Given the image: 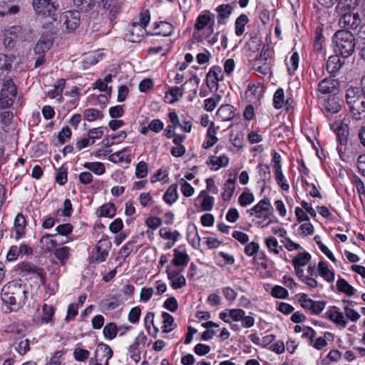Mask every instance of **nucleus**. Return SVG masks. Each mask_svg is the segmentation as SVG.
Wrapping results in <instances>:
<instances>
[{
	"label": "nucleus",
	"mask_w": 365,
	"mask_h": 365,
	"mask_svg": "<svg viewBox=\"0 0 365 365\" xmlns=\"http://www.w3.org/2000/svg\"><path fill=\"white\" fill-rule=\"evenodd\" d=\"M26 286L19 281H11L1 290V299L10 306V311H17L27 300Z\"/></svg>",
	"instance_id": "obj_1"
},
{
	"label": "nucleus",
	"mask_w": 365,
	"mask_h": 365,
	"mask_svg": "<svg viewBox=\"0 0 365 365\" xmlns=\"http://www.w3.org/2000/svg\"><path fill=\"white\" fill-rule=\"evenodd\" d=\"M272 24L269 27V33L265 38L266 45H264L260 55L255 58V66L257 75L264 81L269 82L272 78V58L269 53L270 45L272 44Z\"/></svg>",
	"instance_id": "obj_2"
},
{
	"label": "nucleus",
	"mask_w": 365,
	"mask_h": 365,
	"mask_svg": "<svg viewBox=\"0 0 365 365\" xmlns=\"http://www.w3.org/2000/svg\"><path fill=\"white\" fill-rule=\"evenodd\" d=\"M334 42L336 45L335 51L339 52L344 58L350 56L355 49V38L349 31L340 30L335 33Z\"/></svg>",
	"instance_id": "obj_3"
},
{
	"label": "nucleus",
	"mask_w": 365,
	"mask_h": 365,
	"mask_svg": "<svg viewBox=\"0 0 365 365\" xmlns=\"http://www.w3.org/2000/svg\"><path fill=\"white\" fill-rule=\"evenodd\" d=\"M31 38V33L20 26L9 27L5 32L4 43L6 47L12 48L18 41H29Z\"/></svg>",
	"instance_id": "obj_4"
},
{
	"label": "nucleus",
	"mask_w": 365,
	"mask_h": 365,
	"mask_svg": "<svg viewBox=\"0 0 365 365\" xmlns=\"http://www.w3.org/2000/svg\"><path fill=\"white\" fill-rule=\"evenodd\" d=\"M272 207L268 200L264 199L260 200L250 210V215H255L258 219L257 223L261 227H265L270 224L272 220Z\"/></svg>",
	"instance_id": "obj_5"
},
{
	"label": "nucleus",
	"mask_w": 365,
	"mask_h": 365,
	"mask_svg": "<svg viewBox=\"0 0 365 365\" xmlns=\"http://www.w3.org/2000/svg\"><path fill=\"white\" fill-rule=\"evenodd\" d=\"M16 93V87L12 79L5 80L0 92V106L2 108L10 107L14 102Z\"/></svg>",
	"instance_id": "obj_6"
},
{
	"label": "nucleus",
	"mask_w": 365,
	"mask_h": 365,
	"mask_svg": "<svg viewBox=\"0 0 365 365\" xmlns=\"http://www.w3.org/2000/svg\"><path fill=\"white\" fill-rule=\"evenodd\" d=\"M113 356V350L110 346L100 343L94 352V356L89 360V365H109Z\"/></svg>",
	"instance_id": "obj_7"
},
{
	"label": "nucleus",
	"mask_w": 365,
	"mask_h": 365,
	"mask_svg": "<svg viewBox=\"0 0 365 365\" xmlns=\"http://www.w3.org/2000/svg\"><path fill=\"white\" fill-rule=\"evenodd\" d=\"M32 5L35 12L43 16L55 15L59 7L58 0H33Z\"/></svg>",
	"instance_id": "obj_8"
},
{
	"label": "nucleus",
	"mask_w": 365,
	"mask_h": 365,
	"mask_svg": "<svg viewBox=\"0 0 365 365\" xmlns=\"http://www.w3.org/2000/svg\"><path fill=\"white\" fill-rule=\"evenodd\" d=\"M17 270L23 277L33 276L38 278L41 283H45L46 273L43 268L38 267L29 262H21L17 264Z\"/></svg>",
	"instance_id": "obj_9"
},
{
	"label": "nucleus",
	"mask_w": 365,
	"mask_h": 365,
	"mask_svg": "<svg viewBox=\"0 0 365 365\" xmlns=\"http://www.w3.org/2000/svg\"><path fill=\"white\" fill-rule=\"evenodd\" d=\"M81 15L78 11H66L60 17L62 26L68 32L74 31L80 24Z\"/></svg>",
	"instance_id": "obj_10"
},
{
	"label": "nucleus",
	"mask_w": 365,
	"mask_h": 365,
	"mask_svg": "<svg viewBox=\"0 0 365 365\" xmlns=\"http://www.w3.org/2000/svg\"><path fill=\"white\" fill-rule=\"evenodd\" d=\"M298 301L303 309L309 311L314 314L321 313L325 307V302L324 301H314L309 298L306 294H301Z\"/></svg>",
	"instance_id": "obj_11"
},
{
	"label": "nucleus",
	"mask_w": 365,
	"mask_h": 365,
	"mask_svg": "<svg viewBox=\"0 0 365 365\" xmlns=\"http://www.w3.org/2000/svg\"><path fill=\"white\" fill-rule=\"evenodd\" d=\"M182 271V269L178 270L170 265L167 266L165 272L173 289H180L186 285V279L181 274Z\"/></svg>",
	"instance_id": "obj_12"
},
{
	"label": "nucleus",
	"mask_w": 365,
	"mask_h": 365,
	"mask_svg": "<svg viewBox=\"0 0 365 365\" xmlns=\"http://www.w3.org/2000/svg\"><path fill=\"white\" fill-rule=\"evenodd\" d=\"M343 10L342 14H339L341 17L339 21V25L347 29H356L361 24V18L357 13L346 12Z\"/></svg>",
	"instance_id": "obj_13"
},
{
	"label": "nucleus",
	"mask_w": 365,
	"mask_h": 365,
	"mask_svg": "<svg viewBox=\"0 0 365 365\" xmlns=\"http://www.w3.org/2000/svg\"><path fill=\"white\" fill-rule=\"evenodd\" d=\"M264 92V87L257 82H252L248 84L245 91V98L250 103L258 102Z\"/></svg>",
	"instance_id": "obj_14"
},
{
	"label": "nucleus",
	"mask_w": 365,
	"mask_h": 365,
	"mask_svg": "<svg viewBox=\"0 0 365 365\" xmlns=\"http://www.w3.org/2000/svg\"><path fill=\"white\" fill-rule=\"evenodd\" d=\"M259 245L255 242L249 243L245 248V252L247 255L255 256L254 259L257 264L261 265L265 270L268 268V262L266 255L263 252H258Z\"/></svg>",
	"instance_id": "obj_15"
},
{
	"label": "nucleus",
	"mask_w": 365,
	"mask_h": 365,
	"mask_svg": "<svg viewBox=\"0 0 365 365\" xmlns=\"http://www.w3.org/2000/svg\"><path fill=\"white\" fill-rule=\"evenodd\" d=\"M214 15L210 13V11L205 10L200 13L199 16L197 17L195 21L194 29L197 31H201L204 29L207 26H209V30L210 33H212L214 31L213 24H214Z\"/></svg>",
	"instance_id": "obj_16"
},
{
	"label": "nucleus",
	"mask_w": 365,
	"mask_h": 365,
	"mask_svg": "<svg viewBox=\"0 0 365 365\" xmlns=\"http://www.w3.org/2000/svg\"><path fill=\"white\" fill-rule=\"evenodd\" d=\"M103 57V54L98 51L84 53L78 62V68L86 70L97 63Z\"/></svg>",
	"instance_id": "obj_17"
},
{
	"label": "nucleus",
	"mask_w": 365,
	"mask_h": 365,
	"mask_svg": "<svg viewBox=\"0 0 365 365\" xmlns=\"http://www.w3.org/2000/svg\"><path fill=\"white\" fill-rule=\"evenodd\" d=\"M146 29L142 26L137 24V23H133L130 26L128 32L125 34V38L130 42L138 43L140 42L143 37L147 34Z\"/></svg>",
	"instance_id": "obj_18"
},
{
	"label": "nucleus",
	"mask_w": 365,
	"mask_h": 365,
	"mask_svg": "<svg viewBox=\"0 0 365 365\" xmlns=\"http://www.w3.org/2000/svg\"><path fill=\"white\" fill-rule=\"evenodd\" d=\"M339 82L331 78L322 80L318 84V91L323 94L336 93L339 87Z\"/></svg>",
	"instance_id": "obj_19"
},
{
	"label": "nucleus",
	"mask_w": 365,
	"mask_h": 365,
	"mask_svg": "<svg viewBox=\"0 0 365 365\" xmlns=\"http://www.w3.org/2000/svg\"><path fill=\"white\" fill-rule=\"evenodd\" d=\"M173 31L174 26L172 24L167 21H160L154 24L153 32L148 33V35L170 36L173 34Z\"/></svg>",
	"instance_id": "obj_20"
},
{
	"label": "nucleus",
	"mask_w": 365,
	"mask_h": 365,
	"mask_svg": "<svg viewBox=\"0 0 365 365\" xmlns=\"http://www.w3.org/2000/svg\"><path fill=\"white\" fill-rule=\"evenodd\" d=\"M234 9L235 6L230 4H220L217 6L215 11L217 14V20L218 24H225L231 16Z\"/></svg>",
	"instance_id": "obj_21"
},
{
	"label": "nucleus",
	"mask_w": 365,
	"mask_h": 365,
	"mask_svg": "<svg viewBox=\"0 0 365 365\" xmlns=\"http://www.w3.org/2000/svg\"><path fill=\"white\" fill-rule=\"evenodd\" d=\"M350 113L356 120H361L365 117V96L361 97L354 104L349 106Z\"/></svg>",
	"instance_id": "obj_22"
},
{
	"label": "nucleus",
	"mask_w": 365,
	"mask_h": 365,
	"mask_svg": "<svg viewBox=\"0 0 365 365\" xmlns=\"http://www.w3.org/2000/svg\"><path fill=\"white\" fill-rule=\"evenodd\" d=\"M173 252L172 264L175 267H182V269H184L189 263V255L185 251L180 250V249H175Z\"/></svg>",
	"instance_id": "obj_23"
},
{
	"label": "nucleus",
	"mask_w": 365,
	"mask_h": 365,
	"mask_svg": "<svg viewBox=\"0 0 365 365\" xmlns=\"http://www.w3.org/2000/svg\"><path fill=\"white\" fill-rule=\"evenodd\" d=\"M130 153V149L129 148H124L121 150L111 154L109 156V160L114 163H125L130 164L132 160Z\"/></svg>",
	"instance_id": "obj_24"
},
{
	"label": "nucleus",
	"mask_w": 365,
	"mask_h": 365,
	"mask_svg": "<svg viewBox=\"0 0 365 365\" xmlns=\"http://www.w3.org/2000/svg\"><path fill=\"white\" fill-rule=\"evenodd\" d=\"M185 90L184 85L181 86H173L170 87L165 93V101L170 104H173L179 101L183 95Z\"/></svg>",
	"instance_id": "obj_25"
},
{
	"label": "nucleus",
	"mask_w": 365,
	"mask_h": 365,
	"mask_svg": "<svg viewBox=\"0 0 365 365\" xmlns=\"http://www.w3.org/2000/svg\"><path fill=\"white\" fill-rule=\"evenodd\" d=\"M26 220L22 213H18L14 220L15 240H19L25 236Z\"/></svg>",
	"instance_id": "obj_26"
},
{
	"label": "nucleus",
	"mask_w": 365,
	"mask_h": 365,
	"mask_svg": "<svg viewBox=\"0 0 365 365\" xmlns=\"http://www.w3.org/2000/svg\"><path fill=\"white\" fill-rule=\"evenodd\" d=\"M279 163L280 155L275 152V180L283 190H288L289 185L282 173V166Z\"/></svg>",
	"instance_id": "obj_27"
},
{
	"label": "nucleus",
	"mask_w": 365,
	"mask_h": 365,
	"mask_svg": "<svg viewBox=\"0 0 365 365\" xmlns=\"http://www.w3.org/2000/svg\"><path fill=\"white\" fill-rule=\"evenodd\" d=\"M229 158L226 155H222L219 157L210 156L207 164L211 165V169L213 170H217L220 168H226L229 165Z\"/></svg>",
	"instance_id": "obj_28"
},
{
	"label": "nucleus",
	"mask_w": 365,
	"mask_h": 365,
	"mask_svg": "<svg viewBox=\"0 0 365 365\" xmlns=\"http://www.w3.org/2000/svg\"><path fill=\"white\" fill-rule=\"evenodd\" d=\"M293 99L288 97L285 99L284 92L282 88H278L275 91V109L281 108L284 106H286V110H289V107L292 106Z\"/></svg>",
	"instance_id": "obj_29"
},
{
	"label": "nucleus",
	"mask_w": 365,
	"mask_h": 365,
	"mask_svg": "<svg viewBox=\"0 0 365 365\" xmlns=\"http://www.w3.org/2000/svg\"><path fill=\"white\" fill-rule=\"evenodd\" d=\"M55 237L56 234H45L41 237L40 243L45 251L51 252L58 243H63V242H58L56 239H54Z\"/></svg>",
	"instance_id": "obj_30"
},
{
	"label": "nucleus",
	"mask_w": 365,
	"mask_h": 365,
	"mask_svg": "<svg viewBox=\"0 0 365 365\" xmlns=\"http://www.w3.org/2000/svg\"><path fill=\"white\" fill-rule=\"evenodd\" d=\"M53 45V41L48 36H41L34 46V52L41 55L48 51Z\"/></svg>",
	"instance_id": "obj_31"
},
{
	"label": "nucleus",
	"mask_w": 365,
	"mask_h": 365,
	"mask_svg": "<svg viewBox=\"0 0 365 365\" xmlns=\"http://www.w3.org/2000/svg\"><path fill=\"white\" fill-rule=\"evenodd\" d=\"M66 81L63 78L58 79L54 84L53 89L49 91L47 96L51 98H56L58 102L62 101V93L65 88Z\"/></svg>",
	"instance_id": "obj_32"
},
{
	"label": "nucleus",
	"mask_w": 365,
	"mask_h": 365,
	"mask_svg": "<svg viewBox=\"0 0 365 365\" xmlns=\"http://www.w3.org/2000/svg\"><path fill=\"white\" fill-rule=\"evenodd\" d=\"M217 116L222 121L231 120L235 117L234 107L229 104L221 106L217 111Z\"/></svg>",
	"instance_id": "obj_33"
},
{
	"label": "nucleus",
	"mask_w": 365,
	"mask_h": 365,
	"mask_svg": "<svg viewBox=\"0 0 365 365\" xmlns=\"http://www.w3.org/2000/svg\"><path fill=\"white\" fill-rule=\"evenodd\" d=\"M327 317L337 324L341 325L345 327L346 322L344 319L343 313L339 312V309L336 307H331L328 312H326Z\"/></svg>",
	"instance_id": "obj_34"
},
{
	"label": "nucleus",
	"mask_w": 365,
	"mask_h": 365,
	"mask_svg": "<svg viewBox=\"0 0 365 365\" xmlns=\"http://www.w3.org/2000/svg\"><path fill=\"white\" fill-rule=\"evenodd\" d=\"M178 185L176 183L172 184L168 187L167 190L163 195V200L168 205H171L175 203L178 199Z\"/></svg>",
	"instance_id": "obj_35"
},
{
	"label": "nucleus",
	"mask_w": 365,
	"mask_h": 365,
	"mask_svg": "<svg viewBox=\"0 0 365 365\" xmlns=\"http://www.w3.org/2000/svg\"><path fill=\"white\" fill-rule=\"evenodd\" d=\"M20 6L16 4H9L5 1L0 3V16H12L18 14Z\"/></svg>",
	"instance_id": "obj_36"
},
{
	"label": "nucleus",
	"mask_w": 365,
	"mask_h": 365,
	"mask_svg": "<svg viewBox=\"0 0 365 365\" xmlns=\"http://www.w3.org/2000/svg\"><path fill=\"white\" fill-rule=\"evenodd\" d=\"M343 63L337 55L331 56L327 62V70L329 73L334 74L341 68Z\"/></svg>",
	"instance_id": "obj_37"
},
{
	"label": "nucleus",
	"mask_w": 365,
	"mask_h": 365,
	"mask_svg": "<svg viewBox=\"0 0 365 365\" xmlns=\"http://www.w3.org/2000/svg\"><path fill=\"white\" fill-rule=\"evenodd\" d=\"M162 318L163 326L161 328L163 332L169 333L175 328L176 324H175L174 317L170 314L163 312L162 313Z\"/></svg>",
	"instance_id": "obj_38"
},
{
	"label": "nucleus",
	"mask_w": 365,
	"mask_h": 365,
	"mask_svg": "<svg viewBox=\"0 0 365 365\" xmlns=\"http://www.w3.org/2000/svg\"><path fill=\"white\" fill-rule=\"evenodd\" d=\"M318 272L326 281L331 282L334 280V273L330 270L326 262L320 261L318 264Z\"/></svg>",
	"instance_id": "obj_39"
},
{
	"label": "nucleus",
	"mask_w": 365,
	"mask_h": 365,
	"mask_svg": "<svg viewBox=\"0 0 365 365\" xmlns=\"http://www.w3.org/2000/svg\"><path fill=\"white\" fill-rule=\"evenodd\" d=\"M324 110L329 113H336L341 109V106L339 103L338 98L333 97L329 98L325 101L323 105Z\"/></svg>",
	"instance_id": "obj_40"
},
{
	"label": "nucleus",
	"mask_w": 365,
	"mask_h": 365,
	"mask_svg": "<svg viewBox=\"0 0 365 365\" xmlns=\"http://www.w3.org/2000/svg\"><path fill=\"white\" fill-rule=\"evenodd\" d=\"M235 190V181L232 178H229L226 180L224 187L223 192H222V198L227 201L230 200L232 196L234 194Z\"/></svg>",
	"instance_id": "obj_41"
},
{
	"label": "nucleus",
	"mask_w": 365,
	"mask_h": 365,
	"mask_svg": "<svg viewBox=\"0 0 365 365\" xmlns=\"http://www.w3.org/2000/svg\"><path fill=\"white\" fill-rule=\"evenodd\" d=\"M154 317L153 312H148L144 318V324L149 334L155 336L159 329L154 324Z\"/></svg>",
	"instance_id": "obj_42"
},
{
	"label": "nucleus",
	"mask_w": 365,
	"mask_h": 365,
	"mask_svg": "<svg viewBox=\"0 0 365 365\" xmlns=\"http://www.w3.org/2000/svg\"><path fill=\"white\" fill-rule=\"evenodd\" d=\"M249 19L246 14L240 15L235 22V34L237 36H242L245 30V26L248 23Z\"/></svg>",
	"instance_id": "obj_43"
},
{
	"label": "nucleus",
	"mask_w": 365,
	"mask_h": 365,
	"mask_svg": "<svg viewBox=\"0 0 365 365\" xmlns=\"http://www.w3.org/2000/svg\"><path fill=\"white\" fill-rule=\"evenodd\" d=\"M83 166L97 175H101L106 172L105 165L101 162H86Z\"/></svg>",
	"instance_id": "obj_44"
},
{
	"label": "nucleus",
	"mask_w": 365,
	"mask_h": 365,
	"mask_svg": "<svg viewBox=\"0 0 365 365\" xmlns=\"http://www.w3.org/2000/svg\"><path fill=\"white\" fill-rule=\"evenodd\" d=\"M359 2L360 0H339L336 11L338 14H342L343 10L355 9Z\"/></svg>",
	"instance_id": "obj_45"
},
{
	"label": "nucleus",
	"mask_w": 365,
	"mask_h": 365,
	"mask_svg": "<svg viewBox=\"0 0 365 365\" xmlns=\"http://www.w3.org/2000/svg\"><path fill=\"white\" fill-rule=\"evenodd\" d=\"M100 217H113L116 212V208L113 203L108 202L103 204L98 210Z\"/></svg>",
	"instance_id": "obj_46"
},
{
	"label": "nucleus",
	"mask_w": 365,
	"mask_h": 365,
	"mask_svg": "<svg viewBox=\"0 0 365 365\" xmlns=\"http://www.w3.org/2000/svg\"><path fill=\"white\" fill-rule=\"evenodd\" d=\"M361 97L360 91L356 87H350L346 91L345 98L349 106L351 104H354V102L358 101Z\"/></svg>",
	"instance_id": "obj_47"
},
{
	"label": "nucleus",
	"mask_w": 365,
	"mask_h": 365,
	"mask_svg": "<svg viewBox=\"0 0 365 365\" xmlns=\"http://www.w3.org/2000/svg\"><path fill=\"white\" fill-rule=\"evenodd\" d=\"M70 250L71 249L66 246L56 249L54 255L58 259L61 264L64 265L66 261L68 259L70 256Z\"/></svg>",
	"instance_id": "obj_48"
},
{
	"label": "nucleus",
	"mask_w": 365,
	"mask_h": 365,
	"mask_svg": "<svg viewBox=\"0 0 365 365\" xmlns=\"http://www.w3.org/2000/svg\"><path fill=\"white\" fill-rule=\"evenodd\" d=\"M73 4L80 10L88 12L94 8L96 0H73Z\"/></svg>",
	"instance_id": "obj_49"
},
{
	"label": "nucleus",
	"mask_w": 365,
	"mask_h": 365,
	"mask_svg": "<svg viewBox=\"0 0 365 365\" xmlns=\"http://www.w3.org/2000/svg\"><path fill=\"white\" fill-rule=\"evenodd\" d=\"M118 327L115 323L110 322L106 324L103 328V335L108 339H113L118 334Z\"/></svg>",
	"instance_id": "obj_50"
},
{
	"label": "nucleus",
	"mask_w": 365,
	"mask_h": 365,
	"mask_svg": "<svg viewBox=\"0 0 365 365\" xmlns=\"http://www.w3.org/2000/svg\"><path fill=\"white\" fill-rule=\"evenodd\" d=\"M159 235L165 240H170L176 242L180 237V233L177 230L171 232L169 228L162 227L159 231Z\"/></svg>",
	"instance_id": "obj_51"
},
{
	"label": "nucleus",
	"mask_w": 365,
	"mask_h": 365,
	"mask_svg": "<svg viewBox=\"0 0 365 365\" xmlns=\"http://www.w3.org/2000/svg\"><path fill=\"white\" fill-rule=\"evenodd\" d=\"M336 287L339 292H344L348 296H352L355 293L354 288L351 286L345 279H339L336 282Z\"/></svg>",
	"instance_id": "obj_52"
},
{
	"label": "nucleus",
	"mask_w": 365,
	"mask_h": 365,
	"mask_svg": "<svg viewBox=\"0 0 365 365\" xmlns=\"http://www.w3.org/2000/svg\"><path fill=\"white\" fill-rule=\"evenodd\" d=\"M311 259V255L308 252H299L294 259V267H304Z\"/></svg>",
	"instance_id": "obj_53"
},
{
	"label": "nucleus",
	"mask_w": 365,
	"mask_h": 365,
	"mask_svg": "<svg viewBox=\"0 0 365 365\" xmlns=\"http://www.w3.org/2000/svg\"><path fill=\"white\" fill-rule=\"evenodd\" d=\"M299 57L297 52L292 53L289 60H286L288 71L294 74L299 67Z\"/></svg>",
	"instance_id": "obj_54"
},
{
	"label": "nucleus",
	"mask_w": 365,
	"mask_h": 365,
	"mask_svg": "<svg viewBox=\"0 0 365 365\" xmlns=\"http://www.w3.org/2000/svg\"><path fill=\"white\" fill-rule=\"evenodd\" d=\"M83 117L85 120L92 122L97 119H102L103 113L96 108H88L83 111Z\"/></svg>",
	"instance_id": "obj_55"
},
{
	"label": "nucleus",
	"mask_w": 365,
	"mask_h": 365,
	"mask_svg": "<svg viewBox=\"0 0 365 365\" xmlns=\"http://www.w3.org/2000/svg\"><path fill=\"white\" fill-rule=\"evenodd\" d=\"M336 134L337 135L339 143L343 145L346 144L349 135V129L346 125H341L335 128Z\"/></svg>",
	"instance_id": "obj_56"
},
{
	"label": "nucleus",
	"mask_w": 365,
	"mask_h": 365,
	"mask_svg": "<svg viewBox=\"0 0 365 365\" xmlns=\"http://www.w3.org/2000/svg\"><path fill=\"white\" fill-rule=\"evenodd\" d=\"M220 100L221 96L220 95H215L212 97L205 99L204 109L207 111H212L216 108Z\"/></svg>",
	"instance_id": "obj_57"
},
{
	"label": "nucleus",
	"mask_w": 365,
	"mask_h": 365,
	"mask_svg": "<svg viewBox=\"0 0 365 365\" xmlns=\"http://www.w3.org/2000/svg\"><path fill=\"white\" fill-rule=\"evenodd\" d=\"M179 184L181 186V192L185 197H191L194 194V187L184 178L180 179Z\"/></svg>",
	"instance_id": "obj_58"
},
{
	"label": "nucleus",
	"mask_w": 365,
	"mask_h": 365,
	"mask_svg": "<svg viewBox=\"0 0 365 365\" xmlns=\"http://www.w3.org/2000/svg\"><path fill=\"white\" fill-rule=\"evenodd\" d=\"M148 166L144 161L139 162L135 168V175L138 178H143L148 175Z\"/></svg>",
	"instance_id": "obj_59"
},
{
	"label": "nucleus",
	"mask_w": 365,
	"mask_h": 365,
	"mask_svg": "<svg viewBox=\"0 0 365 365\" xmlns=\"http://www.w3.org/2000/svg\"><path fill=\"white\" fill-rule=\"evenodd\" d=\"M324 37L322 35V29L320 27H317L315 31V38L314 42V48L317 51H321L322 50V43Z\"/></svg>",
	"instance_id": "obj_60"
},
{
	"label": "nucleus",
	"mask_w": 365,
	"mask_h": 365,
	"mask_svg": "<svg viewBox=\"0 0 365 365\" xmlns=\"http://www.w3.org/2000/svg\"><path fill=\"white\" fill-rule=\"evenodd\" d=\"M207 78H213L215 80L219 81L223 80V73L222 68L218 66H215L212 67L209 72L206 75Z\"/></svg>",
	"instance_id": "obj_61"
},
{
	"label": "nucleus",
	"mask_w": 365,
	"mask_h": 365,
	"mask_svg": "<svg viewBox=\"0 0 365 365\" xmlns=\"http://www.w3.org/2000/svg\"><path fill=\"white\" fill-rule=\"evenodd\" d=\"M139 202L141 206L144 207H151L155 201L150 192H142L139 195Z\"/></svg>",
	"instance_id": "obj_62"
},
{
	"label": "nucleus",
	"mask_w": 365,
	"mask_h": 365,
	"mask_svg": "<svg viewBox=\"0 0 365 365\" xmlns=\"http://www.w3.org/2000/svg\"><path fill=\"white\" fill-rule=\"evenodd\" d=\"M150 21V14L148 9L142 10L139 14L138 21H136L137 24L142 26L146 29Z\"/></svg>",
	"instance_id": "obj_63"
},
{
	"label": "nucleus",
	"mask_w": 365,
	"mask_h": 365,
	"mask_svg": "<svg viewBox=\"0 0 365 365\" xmlns=\"http://www.w3.org/2000/svg\"><path fill=\"white\" fill-rule=\"evenodd\" d=\"M89 356L90 352L84 349L76 348L73 351V357L78 361H85Z\"/></svg>",
	"instance_id": "obj_64"
}]
</instances>
